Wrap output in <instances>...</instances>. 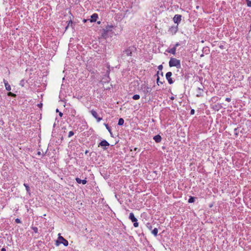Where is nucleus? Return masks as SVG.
<instances>
[{
    "instance_id": "1",
    "label": "nucleus",
    "mask_w": 251,
    "mask_h": 251,
    "mask_svg": "<svg viewBox=\"0 0 251 251\" xmlns=\"http://www.w3.org/2000/svg\"><path fill=\"white\" fill-rule=\"evenodd\" d=\"M116 27L113 25H107L105 28H103L101 31V37L105 39L112 37L114 35H116L115 32Z\"/></svg>"
},
{
    "instance_id": "2",
    "label": "nucleus",
    "mask_w": 251,
    "mask_h": 251,
    "mask_svg": "<svg viewBox=\"0 0 251 251\" xmlns=\"http://www.w3.org/2000/svg\"><path fill=\"white\" fill-rule=\"evenodd\" d=\"M136 49L134 47L131 46L128 47L123 51L121 55L120 59L124 61L129 62L131 56H132V53Z\"/></svg>"
},
{
    "instance_id": "3",
    "label": "nucleus",
    "mask_w": 251,
    "mask_h": 251,
    "mask_svg": "<svg viewBox=\"0 0 251 251\" xmlns=\"http://www.w3.org/2000/svg\"><path fill=\"white\" fill-rule=\"evenodd\" d=\"M169 65L170 67H176L177 69L181 68L180 61L176 58L171 57L169 62Z\"/></svg>"
},
{
    "instance_id": "4",
    "label": "nucleus",
    "mask_w": 251,
    "mask_h": 251,
    "mask_svg": "<svg viewBox=\"0 0 251 251\" xmlns=\"http://www.w3.org/2000/svg\"><path fill=\"white\" fill-rule=\"evenodd\" d=\"M129 219L133 222V226L135 227L138 226V223L137 222V219L135 217L133 213H130L129 216Z\"/></svg>"
},
{
    "instance_id": "5",
    "label": "nucleus",
    "mask_w": 251,
    "mask_h": 251,
    "mask_svg": "<svg viewBox=\"0 0 251 251\" xmlns=\"http://www.w3.org/2000/svg\"><path fill=\"white\" fill-rule=\"evenodd\" d=\"M201 87H198L197 89V94L196 96L197 97H201L203 96V86H201Z\"/></svg>"
},
{
    "instance_id": "6",
    "label": "nucleus",
    "mask_w": 251,
    "mask_h": 251,
    "mask_svg": "<svg viewBox=\"0 0 251 251\" xmlns=\"http://www.w3.org/2000/svg\"><path fill=\"white\" fill-rule=\"evenodd\" d=\"M172 73L171 72H169L166 74V78L170 84H172L174 83L172 78L171 77Z\"/></svg>"
},
{
    "instance_id": "7",
    "label": "nucleus",
    "mask_w": 251,
    "mask_h": 251,
    "mask_svg": "<svg viewBox=\"0 0 251 251\" xmlns=\"http://www.w3.org/2000/svg\"><path fill=\"white\" fill-rule=\"evenodd\" d=\"M58 240L60 241V243L63 244L65 246L68 245V241L60 235V233L58 234Z\"/></svg>"
},
{
    "instance_id": "8",
    "label": "nucleus",
    "mask_w": 251,
    "mask_h": 251,
    "mask_svg": "<svg viewBox=\"0 0 251 251\" xmlns=\"http://www.w3.org/2000/svg\"><path fill=\"white\" fill-rule=\"evenodd\" d=\"M90 112L92 116L97 119L98 122H100L102 120V118L98 116V113L95 110H92Z\"/></svg>"
},
{
    "instance_id": "9",
    "label": "nucleus",
    "mask_w": 251,
    "mask_h": 251,
    "mask_svg": "<svg viewBox=\"0 0 251 251\" xmlns=\"http://www.w3.org/2000/svg\"><path fill=\"white\" fill-rule=\"evenodd\" d=\"M177 25L173 26L169 28V32L172 35H174L177 32Z\"/></svg>"
},
{
    "instance_id": "10",
    "label": "nucleus",
    "mask_w": 251,
    "mask_h": 251,
    "mask_svg": "<svg viewBox=\"0 0 251 251\" xmlns=\"http://www.w3.org/2000/svg\"><path fill=\"white\" fill-rule=\"evenodd\" d=\"M98 18V17H91L90 19H83V22L84 23L88 22L91 24L93 22H96Z\"/></svg>"
},
{
    "instance_id": "11",
    "label": "nucleus",
    "mask_w": 251,
    "mask_h": 251,
    "mask_svg": "<svg viewBox=\"0 0 251 251\" xmlns=\"http://www.w3.org/2000/svg\"><path fill=\"white\" fill-rule=\"evenodd\" d=\"M109 145L110 144L107 141H106L105 140H103L99 143V147H107L109 146Z\"/></svg>"
},
{
    "instance_id": "12",
    "label": "nucleus",
    "mask_w": 251,
    "mask_h": 251,
    "mask_svg": "<svg viewBox=\"0 0 251 251\" xmlns=\"http://www.w3.org/2000/svg\"><path fill=\"white\" fill-rule=\"evenodd\" d=\"M160 9L159 10L158 9L157 11L155 10V14L156 15H159L160 14L161 11H163L165 9H166V7L164 6H163L162 4H161L160 5Z\"/></svg>"
},
{
    "instance_id": "13",
    "label": "nucleus",
    "mask_w": 251,
    "mask_h": 251,
    "mask_svg": "<svg viewBox=\"0 0 251 251\" xmlns=\"http://www.w3.org/2000/svg\"><path fill=\"white\" fill-rule=\"evenodd\" d=\"M153 140L155 141L156 143H159L161 142L162 140V137L160 135H157L153 137Z\"/></svg>"
},
{
    "instance_id": "14",
    "label": "nucleus",
    "mask_w": 251,
    "mask_h": 251,
    "mask_svg": "<svg viewBox=\"0 0 251 251\" xmlns=\"http://www.w3.org/2000/svg\"><path fill=\"white\" fill-rule=\"evenodd\" d=\"M75 180L76 182L78 183V184L82 183L83 184H85L87 183V180L86 179L81 180L79 178L76 177L75 178Z\"/></svg>"
},
{
    "instance_id": "15",
    "label": "nucleus",
    "mask_w": 251,
    "mask_h": 251,
    "mask_svg": "<svg viewBox=\"0 0 251 251\" xmlns=\"http://www.w3.org/2000/svg\"><path fill=\"white\" fill-rule=\"evenodd\" d=\"M3 82L5 87V89L7 91H10L11 90V86L8 83V82L5 80L3 79Z\"/></svg>"
},
{
    "instance_id": "16",
    "label": "nucleus",
    "mask_w": 251,
    "mask_h": 251,
    "mask_svg": "<svg viewBox=\"0 0 251 251\" xmlns=\"http://www.w3.org/2000/svg\"><path fill=\"white\" fill-rule=\"evenodd\" d=\"M181 17H174L173 20L175 23L178 24L181 20Z\"/></svg>"
},
{
    "instance_id": "17",
    "label": "nucleus",
    "mask_w": 251,
    "mask_h": 251,
    "mask_svg": "<svg viewBox=\"0 0 251 251\" xmlns=\"http://www.w3.org/2000/svg\"><path fill=\"white\" fill-rule=\"evenodd\" d=\"M167 51L169 53H172V54L175 55L176 53V48L174 47L173 48L171 49L170 50H167Z\"/></svg>"
},
{
    "instance_id": "18",
    "label": "nucleus",
    "mask_w": 251,
    "mask_h": 251,
    "mask_svg": "<svg viewBox=\"0 0 251 251\" xmlns=\"http://www.w3.org/2000/svg\"><path fill=\"white\" fill-rule=\"evenodd\" d=\"M24 185L25 187L26 192L28 193V194H29V195H30V194H31L30 189V187H29L27 183H24Z\"/></svg>"
},
{
    "instance_id": "19",
    "label": "nucleus",
    "mask_w": 251,
    "mask_h": 251,
    "mask_svg": "<svg viewBox=\"0 0 251 251\" xmlns=\"http://www.w3.org/2000/svg\"><path fill=\"white\" fill-rule=\"evenodd\" d=\"M195 199H196V198L191 196V197H190L188 202L189 203L194 202L195 201Z\"/></svg>"
},
{
    "instance_id": "20",
    "label": "nucleus",
    "mask_w": 251,
    "mask_h": 251,
    "mask_svg": "<svg viewBox=\"0 0 251 251\" xmlns=\"http://www.w3.org/2000/svg\"><path fill=\"white\" fill-rule=\"evenodd\" d=\"M151 233L155 236H156L157 235L158 233V229L157 228H154L151 231Z\"/></svg>"
},
{
    "instance_id": "21",
    "label": "nucleus",
    "mask_w": 251,
    "mask_h": 251,
    "mask_svg": "<svg viewBox=\"0 0 251 251\" xmlns=\"http://www.w3.org/2000/svg\"><path fill=\"white\" fill-rule=\"evenodd\" d=\"M124 120L123 118H121L119 119L118 125L119 126H122L124 124Z\"/></svg>"
},
{
    "instance_id": "22",
    "label": "nucleus",
    "mask_w": 251,
    "mask_h": 251,
    "mask_svg": "<svg viewBox=\"0 0 251 251\" xmlns=\"http://www.w3.org/2000/svg\"><path fill=\"white\" fill-rule=\"evenodd\" d=\"M104 125L106 127V129L108 130V131L109 132V133H110L111 135H112V132H111V128L108 125V124H106V123H104Z\"/></svg>"
},
{
    "instance_id": "23",
    "label": "nucleus",
    "mask_w": 251,
    "mask_h": 251,
    "mask_svg": "<svg viewBox=\"0 0 251 251\" xmlns=\"http://www.w3.org/2000/svg\"><path fill=\"white\" fill-rule=\"evenodd\" d=\"M140 97L139 95L136 94V95H133V96L132 97V99L134 100H137L140 99Z\"/></svg>"
},
{
    "instance_id": "24",
    "label": "nucleus",
    "mask_w": 251,
    "mask_h": 251,
    "mask_svg": "<svg viewBox=\"0 0 251 251\" xmlns=\"http://www.w3.org/2000/svg\"><path fill=\"white\" fill-rule=\"evenodd\" d=\"M159 74V72H157V75H158ZM157 84L159 85V83L160 84H163V82H161L159 80V77L158 75H157Z\"/></svg>"
},
{
    "instance_id": "25",
    "label": "nucleus",
    "mask_w": 251,
    "mask_h": 251,
    "mask_svg": "<svg viewBox=\"0 0 251 251\" xmlns=\"http://www.w3.org/2000/svg\"><path fill=\"white\" fill-rule=\"evenodd\" d=\"M7 95L8 96H10V97H16V95L11 92H9L8 93H7Z\"/></svg>"
},
{
    "instance_id": "26",
    "label": "nucleus",
    "mask_w": 251,
    "mask_h": 251,
    "mask_svg": "<svg viewBox=\"0 0 251 251\" xmlns=\"http://www.w3.org/2000/svg\"><path fill=\"white\" fill-rule=\"evenodd\" d=\"M151 91V89L150 87H147V89H146V90L145 91V93H150Z\"/></svg>"
},
{
    "instance_id": "27",
    "label": "nucleus",
    "mask_w": 251,
    "mask_h": 251,
    "mask_svg": "<svg viewBox=\"0 0 251 251\" xmlns=\"http://www.w3.org/2000/svg\"><path fill=\"white\" fill-rule=\"evenodd\" d=\"M31 228L33 229V230L34 231V232L35 233H38V228L37 227L32 226Z\"/></svg>"
},
{
    "instance_id": "28",
    "label": "nucleus",
    "mask_w": 251,
    "mask_h": 251,
    "mask_svg": "<svg viewBox=\"0 0 251 251\" xmlns=\"http://www.w3.org/2000/svg\"><path fill=\"white\" fill-rule=\"evenodd\" d=\"M25 83V80L24 79H22V80L20 81V85L23 87V86H24Z\"/></svg>"
},
{
    "instance_id": "29",
    "label": "nucleus",
    "mask_w": 251,
    "mask_h": 251,
    "mask_svg": "<svg viewBox=\"0 0 251 251\" xmlns=\"http://www.w3.org/2000/svg\"><path fill=\"white\" fill-rule=\"evenodd\" d=\"M247 4L248 6L251 7V1L250 0H246Z\"/></svg>"
},
{
    "instance_id": "30",
    "label": "nucleus",
    "mask_w": 251,
    "mask_h": 251,
    "mask_svg": "<svg viewBox=\"0 0 251 251\" xmlns=\"http://www.w3.org/2000/svg\"><path fill=\"white\" fill-rule=\"evenodd\" d=\"M74 135V132L73 131H70L69 132L68 137H71Z\"/></svg>"
},
{
    "instance_id": "31",
    "label": "nucleus",
    "mask_w": 251,
    "mask_h": 251,
    "mask_svg": "<svg viewBox=\"0 0 251 251\" xmlns=\"http://www.w3.org/2000/svg\"><path fill=\"white\" fill-rule=\"evenodd\" d=\"M146 226L149 229H150V230L151 229L152 226L150 223H147Z\"/></svg>"
},
{
    "instance_id": "32",
    "label": "nucleus",
    "mask_w": 251,
    "mask_h": 251,
    "mask_svg": "<svg viewBox=\"0 0 251 251\" xmlns=\"http://www.w3.org/2000/svg\"><path fill=\"white\" fill-rule=\"evenodd\" d=\"M15 222L17 224L21 223V220L18 218L15 219Z\"/></svg>"
},
{
    "instance_id": "33",
    "label": "nucleus",
    "mask_w": 251,
    "mask_h": 251,
    "mask_svg": "<svg viewBox=\"0 0 251 251\" xmlns=\"http://www.w3.org/2000/svg\"><path fill=\"white\" fill-rule=\"evenodd\" d=\"M158 69L159 70L161 71L163 69V66L162 65H160L158 66Z\"/></svg>"
},
{
    "instance_id": "34",
    "label": "nucleus",
    "mask_w": 251,
    "mask_h": 251,
    "mask_svg": "<svg viewBox=\"0 0 251 251\" xmlns=\"http://www.w3.org/2000/svg\"><path fill=\"white\" fill-rule=\"evenodd\" d=\"M237 129L238 128H235L234 129V134L236 135H238V133H237Z\"/></svg>"
},
{
    "instance_id": "35",
    "label": "nucleus",
    "mask_w": 251,
    "mask_h": 251,
    "mask_svg": "<svg viewBox=\"0 0 251 251\" xmlns=\"http://www.w3.org/2000/svg\"><path fill=\"white\" fill-rule=\"evenodd\" d=\"M194 113H195V110H194V109H192L191 110V111H190V114H191V115H193V114H194Z\"/></svg>"
},
{
    "instance_id": "36",
    "label": "nucleus",
    "mask_w": 251,
    "mask_h": 251,
    "mask_svg": "<svg viewBox=\"0 0 251 251\" xmlns=\"http://www.w3.org/2000/svg\"><path fill=\"white\" fill-rule=\"evenodd\" d=\"M179 46H180V44H179L178 42H177V43H176L175 44V45L174 47H175V48H176H176H177V47H178Z\"/></svg>"
},
{
    "instance_id": "37",
    "label": "nucleus",
    "mask_w": 251,
    "mask_h": 251,
    "mask_svg": "<svg viewBox=\"0 0 251 251\" xmlns=\"http://www.w3.org/2000/svg\"><path fill=\"white\" fill-rule=\"evenodd\" d=\"M226 100L227 101V102H230L231 101V99L229 98H226Z\"/></svg>"
},
{
    "instance_id": "38",
    "label": "nucleus",
    "mask_w": 251,
    "mask_h": 251,
    "mask_svg": "<svg viewBox=\"0 0 251 251\" xmlns=\"http://www.w3.org/2000/svg\"><path fill=\"white\" fill-rule=\"evenodd\" d=\"M70 23L71 24V25L73 24L72 21L71 20H70V21H69V24H68V26L66 27V28H67L68 26H69V25H70Z\"/></svg>"
},
{
    "instance_id": "39",
    "label": "nucleus",
    "mask_w": 251,
    "mask_h": 251,
    "mask_svg": "<svg viewBox=\"0 0 251 251\" xmlns=\"http://www.w3.org/2000/svg\"><path fill=\"white\" fill-rule=\"evenodd\" d=\"M42 105H43V104L42 103H40L38 104V107L40 108L42 107Z\"/></svg>"
},
{
    "instance_id": "40",
    "label": "nucleus",
    "mask_w": 251,
    "mask_h": 251,
    "mask_svg": "<svg viewBox=\"0 0 251 251\" xmlns=\"http://www.w3.org/2000/svg\"><path fill=\"white\" fill-rule=\"evenodd\" d=\"M59 116H60V117H62V115H63V113H62V112H59Z\"/></svg>"
},
{
    "instance_id": "41",
    "label": "nucleus",
    "mask_w": 251,
    "mask_h": 251,
    "mask_svg": "<svg viewBox=\"0 0 251 251\" xmlns=\"http://www.w3.org/2000/svg\"><path fill=\"white\" fill-rule=\"evenodd\" d=\"M1 251H6V249L4 248H2L1 249Z\"/></svg>"
},
{
    "instance_id": "42",
    "label": "nucleus",
    "mask_w": 251,
    "mask_h": 251,
    "mask_svg": "<svg viewBox=\"0 0 251 251\" xmlns=\"http://www.w3.org/2000/svg\"><path fill=\"white\" fill-rule=\"evenodd\" d=\"M91 16H98L97 14L96 13H94L93 14H92Z\"/></svg>"
},
{
    "instance_id": "43",
    "label": "nucleus",
    "mask_w": 251,
    "mask_h": 251,
    "mask_svg": "<svg viewBox=\"0 0 251 251\" xmlns=\"http://www.w3.org/2000/svg\"><path fill=\"white\" fill-rule=\"evenodd\" d=\"M88 152V150H86L85 151V154H87V153Z\"/></svg>"
},
{
    "instance_id": "44",
    "label": "nucleus",
    "mask_w": 251,
    "mask_h": 251,
    "mask_svg": "<svg viewBox=\"0 0 251 251\" xmlns=\"http://www.w3.org/2000/svg\"><path fill=\"white\" fill-rule=\"evenodd\" d=\"M138 150L137 148H134V151H136Z\"/></svg>"
},
{
    "instance_id": "45",
    "label": "nucleus",
    "mask_w": 251,
    "mask_h": 251,
    "mask_svg": "<svg viewBox=\"0 0 251 251\" xmlns=\"http://www.w3.org/2000/svg\"><path fill=\"white\" fill-rule=\"evenodd\" d=\"M100 21H99L97 22V24H100Z\"/></svg>"
},
{
    "instance_id": "46",
    "label": "nucleus",
    "mask_w": 251,
    "mask_h": 251,
    "mask_svg": "<svg viewBox=\"0 0 251 251\" xmlns=\"http://www.w3.org/2000/svg\"><path fill=\"white\" fill-rule=\"evenodd\" d=\"M160 75H161L162 76H163V72H161Z\"/></svg>"
},
{
    "instance_id": "47",
    "label": "nucleus",
    "mask_w": 251,
    "mask_h": 251,
    "mask_svg": "<svg viewBox=\"0 0 251 251\" xmlns=\"http://www.w3.org/2000/svg\"><path fill=\"white\" fill-rule=\"evenodd\" d=\"M171 100H174V97H172L171 98Z\"/></svg>"
},
{
    "instance_id": "48",
    "label": "nucleus",
    "mask_w": 251,
    "mask_h": 251,
    "mask_svg": "<svg viewBox=\"0 0 251 251\" xmlns=\"http://www.w3.org/2000/svg\"><path fill=\"white\" fill-rule=\"evenodd\" d=\"M175 16H181V15H179V14H176Z\"/></svg>"
},
{
    "instance_id": "49",
    "label": "nucleus",
    "mask_w": 251,
    "mask_h": 251,
    "mask_svg": "<svg viewBox=\"0 0 251 251\" xmlns=\"http://www.w3.org/2000/svg\"><path fill=\"white\" fill-rule=\"evenodd\" d=\"M56 112H59V110H58V109H57L56 110Z\"/></svg>"
},
{
    "instance_id": "50",
    "label": "nucleus",
    "mask_w": 251,
    "mask_h": 251,
    "mask_svg": "<svg viewBox=\"0 0 251 251\" xmlns=\"http://www.w3.org/2000/svg\"><path fill=\"white\" fill-rule=\"evenodd\" d=\"M38 154H40V152H38Z\"/></svg>"
}]
</instances>
